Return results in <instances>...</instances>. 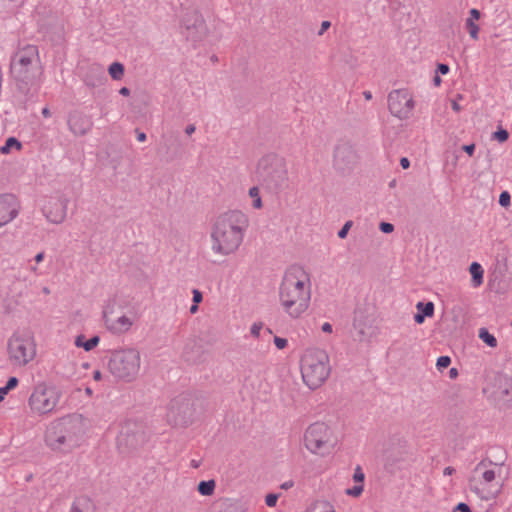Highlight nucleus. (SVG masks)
<instances>
[{"label":"nucleus","mask_w":512,"mask_h":512,"mask_svg":"<svg viewBox=\"0 0 512 512\" xmlns=\"http://www.w3.org/2000/svg\"><path fill=\"white\" fill-rule=\"evenodd\" d=\"M293 485H294L293 481H286L281 485V488L284 490H288V489L292 488Z\"/></svg>","instance_id":"56"},{"label":"nucleus","mask_w":512,"mask_h":512,"mask_svg":"<svg viewBox=\"0 0 512 512\" xmlns=\"http://www.w3.org/2000/svg\"><path fill=\"white\" fill-rule=\"evenodd\" d=\"M493 137L499 142H505L508 139L509 134L505 129H499L493 134Z\"/></svg>","instance_id":"36"},{"label":"nucleus","mask_w":512,"mask_h":512,"mask_svg":"<svg viewBox=\"0 0 512 512\" xmlns=\"http://www.w3.org/2000/svg\"><path fill=\"white\" fill-rule=\"evenodd\" d=\"M68 199L64 196L50 198L42 211L48 221L54 224L62 223L67 215Z\"/></svg>","instance_id":"16"},{"label":"nucleus","mask_w":512,"mask_h":512,"mask_svg":"<svg viewBox=\"0 0 512 512\" xmlns=\"http://www.w3.org/2000/svg\"><path fill=\"white\" fill-rule=\"evenodd\" d=\"M425 320V316L423 314H421L420 312H418L417 314H415L414 316V321L418 324H421L423 323Z\"/></svg>","instance_id":"53"},{"label":"nucleus","mask_w":512,"mask_h":512,"mask_svg":"<svg viewBox=\"0 0 512 512\" xmlns=\"http://www.w3.org/2000/svg\"><path fill=\"white\" fill-rule=\"evenodd\" d=\"M463 150L469 155V156H472L474 151H475V144H469V145H464L463 146Z\"/></svg>","instance_id":"49"},{"label":"nucleus","mask_w":512,"mask_h":512,"mask_svg":"<svg viewBox=\"0 0 512 512\" xmlns=\"http://www.w3.org/2000/svg\"><path fill=\"white\" fill-rule=\"evenodd\" d=\"M61 397L62 390L58 386L40 382L29 397L28 406L34 414L46 415L56 410Z\"/></svg>","instance_id":"9"},{"label":"nucleus","mask_w":512,"mask_h":512,"mask_svg":"<svg viewBox=\"0 0 512 512\" xmlns=\"http://www.w3.org/2000/svg\"><path fill=\"white\" fill-rule=\"evenodd\" d=\"M132 325L133 321L127 316L122 315L116 320L112 319L108 327L115 332L121 333L129 330Z\"/></svg>","instance_id":"21"},{"label":"nucleus","mask_w":512,"mask_h":512,"mask_svg":"<svg viewBox=\"0 0 512 512\" xmlns=\"http://www.w3.org/2000/svg\"><path fill=\"white\" fill-rule=\"evenodd\" d=\"M416 308L425 317H431L434 313V304L432 302H418Z\"/></svg>","instance_id":"29"},{"label":"nucleus","mask_w":512,"mask_h":512,"mask_svg":"<svg viewBox=\"0 0 512 512\" xmlns=\"http://www.w3.org/2000/svg\"><path fill=\"white\" fill-rule=\"evenodd\" d=\"M453 512H471V509L466 503L461 502L454 508Z\"/></svg>","instance_id":"45"},{"label":"nucleus","mask_w":512,"mask_h":512,"mask_svg":"<svg viewBox=\"0 0 512 512\" xmlns=\"http://www.w3.org/2000/svg\"><path fill=\"white\" fill-rule=\"evenodd\" d=\"M93 379L96 380V381H99L102 379V374L99 370H95L93 372Z\"/></svg>","instance_id":"59"},{"label":"nucleus","mask_w":512,"mask_h":512,"mask_svg":"<svg viewBox=\"0 0 512 512\" xmlns=\"http://www.w3.org/2000/svg\"><path fill=\"white\" fill-rule=\"evenodd\" d=\"M331 366L328 354L321 349L305 352L301 359V375L310 389L319 388L329 377Z\"/></svg>","instance_id":"7"},{"label":"nucleus","mask_w":512,"mask_h":512,"mask_svg":"<svg viewBox=\"0 0 512 512\" xmlns=\"http://www.w3.org/2000/svg\"><path fill=\"white\" fill-rule=\"evenodd\" d=\"M306 512H336L334 506L326 501V500H319L314 502Z\"/></svg>","instance_id":"24"},{"label":"nucleus","mask_w":512,"mask_h":512,"mask_svg":"<svg viewBox=\"0 0 512 512\" xmlns=\"http://www.w3.org/2000/svg\"><path fill=\"white\" fill-rule=\"evenodd\" d=\"M44 257H45V253L43 251L37 253L34 257L35 263L39 264L40 262H42L44 260Z\"/></svg>","instance_id":"52"},{"label":"nucleus","mask_w":512,"mask_h":512,"mask_svg":"<svg viewBox=\"0 0 512 512\" xmlns=\"http://www.w3.org/2000/svg\"><path fill=\"white\" fill-rule=\"evenodd\" d=\"M141 356L137 349L130 348L116 351L109 360L110 372L118 379L130 382L140 370Z\"/></svg>","instance_id":"10"},{"label":"nucleus","mask_w":512,"mask_h":512,"mask_svg":"<svg viewBox=\"0 0 512 512\" xmlns=\"http://www.w3.org/2000/svg\"><path fill=\"white\" fill-rule=\"evenodd\" d=\"M186 36L193 41L201 40L207 34L205 21L200 13L191 11L186 13L182 20Z\"/></svg>","instance_id":"15"},{"label":"nucleus","mask_w":512,"mask_h":512,"mask_svg":"<svg viewBox=\"0 0 512 512\" xmlns=\"http://www.w3.org/2000/svg\"><path fill=\"white\" fill-rule=\"evenodd\" d=\"M357 153L353 145L347 141L339 142L334 150V166L340 171L350 170L357 163Z\"/></svg>","instance_id":"14"},{"label":"nucleus","mask_w":512,"mask_h":512,"mask_svg":"<svg viewBox=\"0 0 512 512\" xmlns=\"http://www.w3.org/2000/svg\"><path fill=\"white\" fill-rule=\"evenodd\" d=\"M215 486L214 480L201 481L198 484L197 490L203 496H211L214 493Z\"/></svg>","instance_id":"25"},{"label":"nucleus","mask_w":512,"mask_h":512,"mask_svg":"<svg viewBox=\"0 0 512 512\" xmlns=\"http://www.w3.org/2000/svg\"><path fill=\"white\" fill-rule=\"evenodd\" d=\"M249 196L253 198V207L260 209L262 207V200L259 195V188L254 186L249 189Z\"/></svg>","instance_id":"31"},{"label":"nucleus","mask_w":512,"mask_h":512,"mask_svg":"<svg viewBox=\"0 0 512 512\" xmlns=\"http://www.w3.org/2000/svg\"><path fill=\"white\" fill-rule=\"evenodd\" d=\"M70 512H95V505L90 498L80 496L72 503Z\"/></svg>","instance_id":"20"},{"label":"nucleus","mask_w":512,"mask_h":512,"mask_svg":"<svg viewBox=\"0 0 512 512\" xmlns=\"http://www.w3.org/2000/svg\"><path fill=\"white\" fill-rule=\"evenodd\" d=\"M478 336L489 347L495 348L497 346V339L486 328H480Z\"/></svg>","instance_id":"26"},{"label":"nucleus","mask_w":512,"mask_h":512,"mask_svg":"<svg viewBox=\"0 0 512 512\" xmlns=\"http://www.w3.org/2000/svg\"><path fill=\"white\" fill-rule=\"evenodd\" d=\"M263 328V324L261 322L254 323L250 328V333L254 337H258L260 335V331Z\"/></svg>","instance_id":"41"},{"label":"nucleus","mask_w":512,"mask_h":512,"mask_svg":"<svg viewBox=\"0 0 512 512\" xmlns=\"http://www.w3.org/2000/svg\"><path fill=\"white\" fill-rule=\"evenodd\" d=\"M108 72L112 79L120 80L124 75V66L119 62H114L109 66Z\"/></svg>","instance_id":"27"},{"label":"nucleus","mask_w":512,"mask_h":512,"mask_svg":"<svg viewBox=\"0 0 512 512\" xmlns=\"http://www.w3.org/2000/svg\"><path fill=\"white\" fill-rule=\"evenodd\" d=\"M18 384V379L16 377H11L7 381L6 385L4 386L6 390L10 391L13 388H15Z\"/></svg>","instance_id":"44"},{"label":"nucleus","mask_w":512,"mask_h":512,"mask_svg":"<svg viewBox=\"0 0 512 512\" xmlns=\"http://www.w3.org/2000/svg\"><path fill=\"white\" fill-rule=\"evenodd\" d=\"M29 270L35 274V275H40L41 273L39 272L38 270V267H37V264L36 265H33V266H30Z\"/></svg>","instance_id":"62"},{"label":"nucleus","mask_w":512,"mask_h":512,"mask_svg":"<svg viewBox=\"0 0 512 512\" xmlns=\"http://www.w3.org/2000/svg\"><path fill=\"white\" fill-rule=\"evenodd\" d=\"M8 359L12 365L24 367L36 356L34 338L27 332H16L7 343Z\"/></svg>","instance_id":"11"},{"label":"nucleus","mask_w":512,"mask_h":512,"mask_svg":"<svg viewBox=\"0 0 512 512\" xmlns=\"http://www.w3.org/2000/svg\"><path fill=\"white\" fill-rule=\"evenodd\" d=\"M112 314H113V305L111 303H108L105 305L103 309V317L105 320V323L108 325L112 320Z\"/></svg>","instance_id":"34"},{"label":"nucleus","mask_w":512,"mask_h":512,"mask_svg":"<svg viewBox=\"0 0 512 512\" xmlns=\"http://www.w3.org/2000/svg\"><path fill=\"white\" fill-rule=\"evenodd\" d=\"M364 479H365V475H364L361 467L359 465L356 466V468L354 470V474H353V480L355 482L363 483Z\"/></svg>","instance_id":"37"},{"label":"nucleus","mask_w":512,"mask_h":512,"mask_svg":"<svg viewBox=\"0 0 512 512\" xmlns=\"http://www.w3.org/2000/svg\"><path fill=\"white\" fill-rule=\"evenodd\" d=\"M106 80L104 70L101 66L93 65L89 69V73L86 74L84 81L88 86L96 87Z\"/></svg>","instance_id":"19"},{"label":"nucleus","mask_w":512,"mask_h":512,"mask_svg":"<svg viewBox=\"0 0 512 512\" xmlns=\"http://www.w3.org/2000/svg\"><path fill=\"white\" fill-rule=\"evenodd\" d=\"M68 126L75 136H84L92 129L93 123L84 113L73 111L68 116Z\"/></svg>","instance_id":"18"},{"label":"nucleus","mask_w":512,"mask_h":512,"mask_svg":"<svg viewBox=\"0 0 512 512\" xmlns=\"http://www.w3.org/2000/svg\"><path fill=\"white\" fill-rule=\"evenodd\" d=\"M400 165H401V167H402L403 169H407V168H409V166H410V161H409V159H408V158H406V157L401 158V160H400Z\"/></svg>","instance_id":"54"},{"label":"nucleus","mask_w":512,"mask_h":512,"mask_svg":"<svg viewBox=\"0 0 512 512\" xmlns=\"http://www.w3.org/2000/svg\"><path fill=\"white\" fill-rule=\"evenodd\" d=\"M248 219L238 210L227 211L214 220L210 231V249L218 257L235 253L244 238Z\"/></svg>","instance_id":"2"},{"label":"nucleus","mask_w":512,"mask_h":512,"mask_svg":"<svg viewBox=\"0 0 512 512\" xmlns=\"http://www.w3.org/2000/svg\"><path fill=\"white\" fill-rule=\"evenodd\" d=\"M363 96L368 101L372 99V93L370 91H368V90L363 92Z\"/></svg>","instance_id":"63"},{"label":"nucleus","mask_w":512,"mask_h":512,"mask_svg":"<svg viewBox=\"0 0 512 512\" xmlns=\"http://www.w3.org/2000/svg\"><path fill=\"white\" fill-rule=\"evenodd\" d=\"M363 484H360V485H355L354 487L352 488H348L346 489L345 493L348 495V496H352V497H359L362 492H363Z\"/></svg>","instance_id":"33"},{"label":"nucleus","mask_w":512,"mask_h":512,"mask_svg":"<svg viewBox=\"0 0 512 512\" xmlns=\"http://www.w3.org/2000/svg\"><path fill=\"white\" fill-rule=\"evenodd\" d=\"M451 363V359L449 356H440L438 359H437V368L439 370H442V369H445L447 368Z\"/></svg>","instance_id":"35"},{"label":"nucleus","mask_w":512,"mask_h":512,"mask_svg":"<svg viewBox=\"0 0 512 512\" xmlns=\"http://www.w3.org/2000/svg\"><path fill=\"white\" fill-rule=\"evenodd\" d=\"M500 470L501 465L491 462L488 465L481 461L476 465L473 475L469 478V490L481 500L495 499L503 489V483L497 480Z\"/></svg>","instance_id":"5"},{"label":"nucleus","mask_w":512,"mask_h":512,"mask_svg":"<svg viewBox=\"0 0 512 512\" xmlns=\"http://www.w3.org/2000/svg\"><path fill=\"white\" fill-rule=\"evenodd\" d=\"M351 226H352V221H347L343 225V227L338 231V237L341 239H344L347 236L348 231L351 228Z\"/></svg>","instance_id":"39"},{"label":"nucleus","mask_w":512,"mask_h":512,"mask_svg":"<svg viewBox=\"0 0 512 512\" xmlns=\"http://www.w3.org/2000/svg\"><path fill=\"white\" fill-rule=\"evenodd\" d=\"M311 279L309 273L299 265L286 269L278 289L279 304L292 319L300 318L311 301Z\"/></svg>","instance_id":"1"},{"label":"nucleus","mask_w":512,"mask_h":512,"mask_svg":"<svg viewBox=\"0 0 512 512\" xmlns=\"http://www.w3.org/2000/svg\"><path fill=\"white\" fill-rule=\"evenodd\" d=\"M42 115H43L45 118L50 117V115H51L50 110H49L47 107L43 108V109H42Z\"/></svg>","instance_id":"64"},{"label":"nucleus","mask_w":512,"mask_h":512,"mask_svg":"<svg viewBox=\"0 0 512 512\" xmlns=\"http://www.w3.org/2000/svg\"><path fill=\"white\" fill-rule=\"evenodd\" d=\"M21 210L20 202L13 194L0 195V228L15 220Z\"/></svg>","instance_id":"17"},{"label":"nucleus","mask_w":512,"mask_h":512,"mask_svg":"<svg viewBox=\"0 0 512 512\" xmlns=\"http://www.w3.org/2000/svg\"><path fill=\"white\" fill-rule=\"evenodd\" d=\"M510 194L507 191H503L499 196V204L503 207H506L510 204Z\"/></svg>","instance_id":"38"},{"label":"nucleus","mask_w":512,"mask_h":512,"mask_svg":"<svg viewBox=\"0 0 512 512\" xmlns=\"http://www.w3.org/2000/svg\"><path fill=\"white\" fill-rule=\"evenodd\" d=\"M202 299H203L202 293L199 290L194 289L193 290V302L195 304H198L202 301Z\"/></svg>","instance_id":"47"},{"label":"nucleus","mask_w":512,"mask_h":512,"mask_svg":"<svg viewBox=\"0 0 512 512\" xmlns=\"http://www.w3.org/2000/svg\"><path fill=\"white\" fill-rule=\"evenodd\" d=\"M219 512H245V510L237 502L226 501L222 504V507Z\"/></svg>","instance_id":"28"},{"label":"nucleus","mask_w":512,"mask_h":512,"mask_svg":"<svg viewBox=\"0 0 512 512\" xmlns=\"http://www.w3.org/2000/svg\"><path fill=\"white\" fill-rule=\"evenodd\" d=\"M195 130H196L195 125L190 124V125H187V126H186V128H185V133H186L187 135H191V134H193V133L195 132Z\"/></svg>","instance_id":"55"},{"label":"nucleus","mask_w":512,"mask_h":512,"mask_svg":"<svg viewBox=\"0 0 512 512\" xmlns=\"http://www.w3.org/2000/svg\"><path fill=\"white\" fill-rule=\"evenodd\" d=\"M10 73L18 91L27 95L42 74L37 46L26 45L19 49L11 59Z\"/></svg>","instance_id":"4"},{"label":"nucleus","mask_w":512,"mask_h":512,"mask_svg":"<svg viewBox=\"0 0 512 512\" xmlns=\"http://www.w3.org/2000/svg\"><path fill=\"white\" fill-rule=\"evenodd\" d=\"M466 27L468 29L469 35L472 39H478L479 26L473 21V18H468L466 20Z\"/></svg>","instance_id":"32"},{"label":"nucleus","mask_w":512,"mask_h":512,"mask_svg":"<svg viewBox=\"0 0 512 512\" xmlns=\"http://www.w3.org/2000/svg\"><path fill=\"white\" fill-rule=\"evenodd\" d=\"M452 109L455 111V112H459L462 108L460 106V104L456 101V100H453L452 101Z\"/></svg>","instance_id":"57"},{"label":"nucleus","mask_w":512,"mask_h":512,"mask_svg":"<svg viewBox=\"0 0 512 512\" xmlns=\"http://www.w3.org/2000/svg\"><path fill=\"white\" fill-rule=\"evenodd\" d=\"M380 230L383 233H391L394 231V226L391 223L388 222H381L379 225Z\"/></svg>","instance_id":"43"},{"label":"nucleus","mask_w":512,"mask_h":512,"mask_svg":"<svg viewBox=\"0 0 512 512\" xmlns=\"http://www.w3.org/2000/svg\"><path fill=\"white\" fill-rule=\"evenodd\" d=\"M146 134L144 132H138L137 133V140L139 142H144L146 140Z\"/></svg>","instance_id":"58"},{"label":"nucleus","mask_w":512,"mask_h":512,"mask_svg":"<svg viewBox=\"0 0 512 512\" xmlns=\"http://www.w3.org/2000/svg\"><path fill=\"white\" fill-rule=\"evenodd\" d=\"M330 27H331L330 21H327V20L323 21L321 23L320 30L318 31V35L322 36Z\"/></svg>","instance_id":"46"},{"label":"nucleus","mask_w":512,"mask_h":512,"mask_svg":"<svg viewBox=\"0 0 512 512\" xmlns=\"http://www.w3.org/2000/svg\"><path fill=\"white\" fill-rule=\"evenodd\" d=\"M335 443L333 430L324 422L312 423L304 432V446L312 454L326 456Z\"/></svg>","instance_id":"8"},{"label":"nucleus","mask_w":512,"mask_h":512,"mask_svg":"<svg viewBox=\"0 0 512 512\" xmlns=\"http://www.w3.org/2000/svg\"><path fill=\"white\" fill-rule=\"evenodd\" d=\"M86 430V419L81 414H70L47 426L45 442L53 450L69 452L80 446Z\"/></svg>","instance_id":"3"},{"label":"nucleus","mask_w":512,"mask_h":512,"mask_svg":"<svg viewBox=\"0 0 512 512\" xmlns=\"http://www.w3.org/2000/svg\"><path fill=\"white\" fill-rule=\"evenodd\" d=\"M437 71L441 73L442 75H445L449 72V66L447 64H438Z\"/></svg>","instance_id":"48"},{"label":"nucleus","mask_w":512,"mask_h":512,"mask_svg":"<svg viewBox=\"0 0 512 512\" xmlns=\"http://www.w3.org/2000/svg\"><path fill=\"white\" fill-rule=\"evenodd\" d=\"M469 271L472 276V285L474 287L480 286L483 283V274H484V271H483L481 265L477 262H473L470 265Z\"/></svg>","instance_id":"23"},{"label":"nucleus","mask_w":512,"mask_h":512,"mask_svg":"<svg viewBox=\"0 0 512 512\" xmlns=\"http://www.w3.org/2000/svg\"><path fill=\"white\" fill-rule=\"evenodd\" d=\"M470 17L469 18H473V21L475 22V20H478L480 18V12L479 10L473 8L470 10Z\"/></svg>","instance_id":"50"},{"label":"nucleus","mask_w":512,"mask_h":512,"mask_svg":"<svg viewBox=\"0 0 512 512\" xmlns=\"http://www.w3.org/2000/svg\"><path fill=\"white\" fill-rule=\"evenodd\" d=\"M321 330L324 332V333H332L333 331V328H332V325L328 322H325L322 326H321Z\"/></svg>","instance_id":"51"},{"label":"nucleus","mask_w":512,"mask_h":512,"mask_svg":"<svg viewBox=\"0 0 512 512\" xmlns=\"http://www.w3.org/2000/svg\"><path fill=\"white\" fill-rule=\"evenodd\" d=\"M194 415L195 401L190 396L181 395L171 401L168 417L174 424L187 425Z\"/></svg>","instance_id":"12"},{"label":"nucleus","mask_w":512,"mask_h":512,"mask_svg":"<svg viewBox=\"0 0 512 512\" xmlns=\"http://www.w3.org/2000/svg\"><path fill=\"white\" fill-rule=\"evenodd\" d=\"M278 495L270 493L265 497V503L269 507H274L277 503Z\"/></svg>","instance_id":"40"},{"label":"nucleus","mask_w":512,"mask_h":512,"mask_svg":"<svg viewBox=\"0 0 512 512\" xmlns=\"http://www.w3.org/2000/svg\"><path fill=\"white\" fill-rule=\"evenodd\" d=\"M99 341H100L99 336H94V337L90 338L89 340H85L84 335H78L75 339V346L81 347L85 351H91L98 345Z\"/></svg>","instance_id":"22"},{"label":"nucleus","mask_w":512,"mask_h":512,"mask_svg":"<svg viewBox=\"0 0 512 512\" xmlns=\"http://www.w3.org/2000/svg\"><path fill=\"white\" fill-rule=\"evenodd\" d=\"M12 147L17 148L18 150L21 148V143L14 137H9L4 146L0 148V152L2 154H7L10 152Z\"/></svg>","instance_id":"30"},{"label":"nucleus","mask_w":512,"mask_h":512,"mask_svg":"<svg viewBox=\"0 0 512 512\" xmlns=\"http://www.w3.org/2000/svg\"><path fill=\"white\" fill-rule=\"evenodd\" d=\"M388 108L392 115L407 119L414 108V102L406 90H393L388 95Z\"/></svg>","instance_id":"13"},{"label":"nucleus","mask_w":512,"mask_h":512,"mask_svg":"<svg viewBox=\"0 0 512 512\" xmlns=\"http://www.w3.org/2000/svg\"><path fill=\"white\" fill-rule=\"evenodd\" d=\"M274 344H275V346L278 349H284L287 346L288 341L285 338H281V337L275 336L274 337Z\"/></svg>","instance_id":"42"},{"label":"nucleus","mask_w":512,"mask_h":512,"mask_svg":"<svg viewBox=\"0 0 512 512\" xmlns=\"http://www.w3.org/2000/svg\"><path fill=\"white\" fill-rule=\"evenodd\" d=\"M256 175L265 189L273 193L278 192L287 185L286 162L276 154H267L258 161Z\"/></svg>","instance_id":"6"},{"label":"nucleus","mask_w":512,"mask_h":512,"mask_svg":"<svg viewBox=\"0 0 512 512\" xmlns=\"http://www.w3.org/2000/svg\"><path fill=\"white\" fill-rule=\"evenodd\" d=\"M9 391L5 389V387H0V402L4 399V396L8 393Z\"/></svg>","instance_id":"61"},{"label":"nucleus","mask_w":512,"mask_h":512,"mask_svg":"<svg viewBox=\"0 0 512 512\" xmlns=\"http://www.w3.org/2000/svg\"><path fill=\"white\" fill-rule=\"evenodd\" d=\"M119 93L123 96H129L130 95V90L127 88V87H122L120 90H119Z\"/></svg>","instance_id":"60"}]
</instances>
